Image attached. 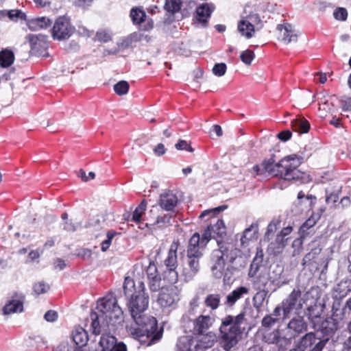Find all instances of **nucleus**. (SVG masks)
Segmentation results:
<instances>
[{"mask_svg":"<svg viewBox=\"0 0 351 351\" xmlns=\"http://www.w3.org/2000/svg\"><path fill=\"white\" fill-rule=\"evenodd\" d=\"M124 293L125 295H130L128 307L135 324V326L132 328L133 332L139 335H149L155 329L156 320L145 314L149 305V297L145 292L144 284L138 282L136 288L132 280L126 278Z\"/></svg>","mask_w":351,"mask_h":351,"instance_id":"f257e3e1","label":"nucleus"},{"mask_svg":"<svg viewBox=\"0 0 351 351\" xmlns=\"http://www.w3.org/2000/svg\"><path fill=\"white\" fill-rule=\"evenodd\" d=\"M302 162V158L296 154L285 156L278 162H275L274 158H271L264 160L260 165H254L252 173L256 176L267 173L269 176L286 180L305 182L308 179V176L298 169Z\"/></svg>","mask_w":351,"mask_h":351,"instance_id":"f03ea898","label":"nucleus"},{"mask_svg":"<svg viewBox=\"0 0 351 351\" xmlns=\"http://www.w3.org/2000/svg\"><path fill=\"white\" fill-rule=\"evenodd\" d=\"M226 208V206H221L202 213L199 218L208 216V219H211L210 223L207 226L202 238L198 233H195L191 237L187 247L186 258L200 260L203 255L200 250L201 247H205L212 238L217 239L216 237L223 238L226 234V227L223 220L214 217L217 213Z\"/></svg>","mask_w":351,"mask_h":351,"instance_id":"7ed1b4c3","label":"nucleus"},{"mask_svg":"<svg viewBox=\"0 0 351 351\" xmlns=\"http://www.w3.org/2000/svg\"><path fill=\"white\" fill-rule=\"evenodd\" d=\"M91 326L95 334L114 331L123 321V312L112 295L97 301L95 310L90 315Z\"/></svg>","mask_w":351,"mask_h":351,"instance_id":"20e7f679","label":"nucleus"},{"mask_svg":"<svg viewBox=\"0 0 351 351\" xmlns=\"http://www.w3.org/2000/svg\"><path fill=\"white\" fill-rule=\"evenodd\" d=\"M217 243L219 248L214 250L211 255L213 263L211 271L215 278H220L223 276L226 277L228 275L225 272V259L228 260L231 263H234L240 255V250L230 243H221L219 241Z\"/></svg>","mask_w":351,"mask_h":351,"instance_id":"39448f33","label":"nucleus"},{"mask_svg":"<svg viewBox=\"0 0 351 351\" xmlns=\"http://www.w3.org/2000/svg\"><path fill=\"white\" fill-rule=\"evenodd\" d=\"M244 316L243 313H240L235 317L226 316L223 319L220 326L221 344L226 351H230L238 343Z\"/></svg>","mask_w":351,"mask_h":351,"instance_id":"423d86ee","label":"nucleus"},{"mask_svg":"<svg viewBox=\"0 0 351 351\" xmlns=\"http://www.w3.org/2000/svg\"><path fill=\"white\" fill-rule=\"evenodd\" d=\"M263 27V22L259 15L255 12H249L243 15L237 24V29L242 36L247 39L254 36L256 31Z\"/></svg>","mask_w":351,"mask_h":351,"instance_id":"0eeeda50","label":"nucleus"},{"mask_svg":"<svg viewBox=\"0 0 351 351\" xmlns=\"http://www.w3.org/2000/svg\"><path fill=\"white\" fill-rule=\"evenodd\" d=\"M180 290L177 286L162 287L158 295L157 302L162 308H174L180 300Z\"/></svg>","mask_w":351,"mask_h":351,"instance_id":"6e6552de","label":"nucleus"},{"mask_svg":"<svg viewBox=\"0 0 351 351\" xmlns=\"http://www.w3.org/2000/svg\"><path fill=\"white\" fill-rule=\"evenodd\" d=\"M302 292L300 289H293L288 297L282 302V310L285 317H289L292 312L297 313L303 307L304 303L302 298Z\"/></svg>","mask_w":351,"mask_h":351,"instance_id":"1a4fd4ad","label":"nucleus"},{"mask_svg":"<svg viewBox=\"0 0 351 351\" xmlns=\"http://www.w3.org/2000/svg\"><path fill=\"white\" fill-rule=\"evenodd\" d=\"M75 28L69 19L59 17L56 19L52 28V37L55 40H63L68 39L73 34Z\"/></svg>","mask_w":351,"mask_h":351,"instance_id":"9d476101","label":"nucleus"},{"mask_svg":"<svg viewBox=\"0 0 351 351\" xmlns=\"http://www.w3.org/2000/svg\"><path fill=\"white\" fill-rule=\"evenodd\" d=\"M293 231V228L290 226L284 228L281 231L278 233L275 240L271 241L268 247V252L274 255L281 254L290 239L289 235Z\"/></svg>","mask_w":351,"mask_h":351,"instance_id":"9b49d317","label":"nucleus"},{"mask_svg":"<svg viewBox=\"0 0 351 351\" xmlns=\"http://www.w3.org/2000/svg\"><path fill=\"white\" fill-rule=\"evenodd\" d=\"M326 341L317 339L313 332H308L300 339L296 346L302 351H322Z\"/></svg>","mask_w":351,"mask_h":351,"instance_id":"f8f14e48","label":"nucleus"},{"mask_svg":"<svg viewBox=\"0 0 351 351\" xmlns=\"http://www.w3.org/2000/svg\"><path fill=\"white\" fill-rule=\"evenodd\" d=\"M179 246L178 241H173L170 245L168 256L165 259V263L169 268V272L167 278L171 283H175L178 280V273L175 271L177 267V251Z\"/></svg>","mask_w":351,"mask_h":351,"instance_id":"ddd939ff","label":"nucleus"},{"mask_svg":"<svg viewBox=\"0 0 351 351\" xmlns=\"http://www.w3.org/2000/svg\"><path fill=\"white\" fill-rule=\"evenodd\" d=\"M277 29L278 38L284 44L289 45L297 42L300 32L292 25L289 23L278 25Z\"/></svg>","mask_w":351,"mask_h":351,"instance_id":"4468645a","label":"nucleus"},{"mask_svg":"<svg viewBox=\"0 0 351 351\" xmlns=\"http://www.w3.org/2000/svg\"><path fill=\"white\" fill-rule=\"evenodd\" d=\"M99 351H127V346L123 342L110 334H103L99 341Z\"/></svg>","mask_w":351,"mask_h":351,"instance_id":"2eb2a0df","label":"nucleus"},{"mask_svg":"<svg viewBox=\"0 0 351 351\" xmlns=\"http://www.w3.org/2000/svg\"><path fill=\"white\" fill-rule=\"evenodd\" d=\"M199 260L186 258L182 264L181 276L184 280H191L199 271Z\"/></svg>","mask_w":351,"mask_h":351,"instance_id":"dca6fc26","label":"nucleus"},{"mask_svg":"<svg viewBox=\"0 0 351 351\" xmlns=\"http://www.w3.org/2000/svg\"><path fill=\"white\" fill-rule=\"evenodd\" d=\"M27 38L30 43L32 53L43 56L48 47L47 37L43 35H29Z\"/></svg>","mask_w":351,"mask_h":351,"instance_id":"f3484780","label":"nucleus"},{"mask_svg":"<svg viewBox=\"0 0 351 351\" xmlns=\"http://www.w3.org/2000/svg\"><path fill=\"white\" fill-rule=\"evenodd\" d=\"M215 7L208 3H202L197 7L195 15V23L205 27L207 26L208 19L210 18Z\"/></svg>","mask_w":351,"mask_h":351,"instance_id":"a211bd4d","label":"nucleus"},{"mask_svg":"<svg viewBox=\"0 0 351 351\" xmlns=\"http://www.w3.org/2000/svg\"><path fill=\"white\" fill-rule=\"evenodd\" d=\"M197 341L195 344L197 350L204 351L211 348L216 341L217 337L214 332H209L206 334H199L197 337Z\"/></svg>","mask_w":351,"mask_h":351,"instance_id":"6ab92c4d","label":"nucleus"},{"mask_svg":"<svg viewBox=\"0 0 351 351\" xmlns=\"http://www.w3.org/2000/svg\"><path fill=\"white\" fill-rule=\"evenodd\" d=\"M287 329L291 336L295 337L307 330V324L302 317H295L289 322Z\"/></svg>","mask_w":351,"mask_h":351,"instance_id":"aec40b11","label":"nucleus"},{"mask_svg":"<svg viewBox=\"0 0 351 351\" xmlns=\"http://www.w3.org/2000/svg\"><path fill=\"white\" fill-rule=\"evenodd\" d=\"M178 202V198L172 191L165 192L160 196V205L166 210H173Z\"/></svg>","mask_w":351,"mask_h":351,"instance_id":"412c9836","label":"nucleus"},{"mask_svg":"<svg viewBox=\"0 0 351 351\" xmlns=\"http://www.w3.org/2000/svg\"><path fill=\"white\" fill-rule=\"evenodd\" d=\"M51 21L45 16L32 19L28 21V27L33 31L47 29L51 25Z\"/></svg>","mask_w":351,"mask_h":351,"instance_id":"4be33fe9","label":"nucleus"},{"mask_svg":"<svg viewBox=\"0 0 351 351\" xmlns=\"http://www.w3.org/2000/svg\"><path fill=\"white\" fill-rule=\"evenodd\" d=\"M23 309V302L19 299H12L9 300L3 308L4 315L11 313H21Z\"/></svg>","mask_w":351,"mask_h":351,"instance_id":"5701e85b","label":"nucleus"},{"mask_svg":"<svg viewBox=\"0 0 351 351\" xmlns=\"http://www.w3.org/2000/svg\"><path fill=\"white\" fill-rule=\"evenodd\" d=\"M212 324V318L209 315H200L195 322L194 329L199 334L204 333Z\"/></svg>","mask_w":351,"mask_h":351,"instance_id":"b1692460","label":"nucleus"},{"mask_svg":"<svg viewBox=\"0 0 351 351\" xmlns=\"http://www.w3.org/2000/svg\"><path fill=\"white\" fill-rule=\"evenodd\" d=\"M249 289L245 287H240L226 296V304L229 306H233L237 300H239L243 295L247 294Z\"/></svg>","mask_w":351,"mask_h":351,"instance_id":"393cba45","label":"nucleus"},{"mask_svg":"<svg viewBox=\"0 0 351 351\" xmlns=\"http://www.w3.org/2000/svg\"><path fill=\"white\" fill-rule=\"evenodd\" d=\"M73 339L77 345H79V348L84 346L88 340V335L86 331L82 327H77L73 332Z\"/></svg>","mask_w":351,"mask_h":351,"instance_id":"a878e982","label":"nucleus"},{"mask_svg":"<svg viewBox=\"0 0 351 351\" xmlns=\"http://www.w3.org/2000/svg\"><path fill=\"white\" fill-rule=\"evenodd\" d=\"M193 345V337L190 336H184L179 339L177 347L179 351H200L197 348H191Z\"/></svg>","mask_w":351,"mask_h":351,"instance_id":"bb28decb","label":"nucleus"},{"mask_svg":"<svg viewBox=\"0 0 351 351\" xmlns=\"http://www.w3.org/2000/svg\"><path fill=\"white\" fill-rule=\"evenodd\" d=\"M292 129L299 133H306L310 128L309 123L304 119H296L291 122Z\"/></svg>","mask_w":351,"mask_h":351,"instance_id":"cd10ccee","label":"nucleus"},{"mask_svg":"<svg viewBox=\"0 0 351 351\" xmlns=\"http://www.w3.org/2000/svg\"><path fill=\"white\" fill-rule=\"evenodd\" d=\"M257 234L258 231L256 227L251 226L250 227L246 228L241 238V245H244L247 241L256 239L258 237Z\"/></svg>","mask_w":351,"mask_h":351,"instance_id":"c85d7f7f","label":"nucleus"},{"mask_svg":"<svg viewBox=\"0 0 351 351\" xmlns=\"http://www.w3.org/2000/svg\"><path fill=\"white\" fill-rule=\"evenodd\" d=\"M220 302L221 296L218 293L209 294L204 300L205 305L213 311L216 310L219 307Z\"/></svg>","mask_w":351,"mask_h":351,"instance_id":"c756f323","label":"nucleus"},{"mask_svg":"<svg viewBox=\"0 0 351 351\" xmlns=\"http://www.w3.org/2000/svg\"><path fill=\"white\" fill-rule=\"evenodd\" d=\"M14 60V53L12 51L5 49L0 52V65L2 67H8L13 62Z\"/></svg>","mask_w":351,"mask_h":351,"instance_id":"7c9ffc66","label":"nucleus"},{"mask_svg":"<svg viewBox=\"0 0 351 351\" xmlns=\"http://www.w3.org/2000/svg\"><path fill=\"white\" fill-rule=\"evenodd\" d=\"M333 104L329 99H324V101L319 104V112L320 117H326L328 114L332 112Z\"/></svg>","mask_w":351,"mask_h":351,"instance_id":"2f4dec72","label":"nucleus"},{"mask_svg":"<svg viewBox=\"0 0 351 351\" xmlns=\"http://www.w3.org/2000/svg\"><path fill=\"white\" fill-rule=\"evenodd\" d=\"M146 16L145 12L139 8H132L130 12V17L134 23H142Z\"/></svg>","mask_w":351,"mask_h":351,"instance_id":"473e14b6","label":"nucleus"},{"mask_svg":"<svg viewBox=\"0 0 351 351\" xmlns=\"http://www.w3.org/2000/svg\"><path fill=\"white\" fill-rule=\"evenodd\" d=\"M147 207V202L143 200L136 207L132 215V219L136 223L141 222V217L145 213Z\"/></svg>","mask_w":351,"mask_h":351,"instance_id":"72a5a7b5","label":"nucleus"},{"mask_svg":"<svg viewBox=\"0 0 351 351\" xmlns=\"http://www.w3.org/2000/svg\"><path fill=\"white\" fill-rule=\"evenodd\" d=\"M129 90V84L126 81H120L114 86V90L119 95H125Z\"/></svg>","mask_w":351,"mask_h":351,"instance_id":"f704fd0d","label":"nucleus"},{"mask_svg":"<svg viewBox=\"0 0 351 351\" xmlns=\"http://www.w3.org/2000/svg\"><path fill=\"white\" fill-rule=\"evenodd\" d=\"M254 57V53L250 49L243 51L240 55L241 61L247 66H250L252 64Z\"/></svg>","mask_w":351,"mask_h":351,"instance_id":"c9c22d12","label":"nucleus"},{"mask_svg":"<svg viewBox=\"0 0 351 351\" xmlns=\"http://www.w3.org/2000/svg\"><path fill=\"white\" fill-rule=\"evenodd\" d=\"M165 10L171 13L177 12L180 9V3L176 0H167L165 5Z\"/></svg>","mask_w":351,"mask_h":351,"instance_id":"e433bc0d","label":"nucleus"},{"mask_svg":"<svg viewBox=\"0 0 351 351\" xmlns=\"http://www.w3.org/2000/svg\"><path fill=\"white\" fill-rule=\"evenodd\" d=\"M280 221L278 219H273L268 225L267 232L265 234V238L269 239V236L273 234L278 228Z\"/></svg>","mask_w":351,"mask_h":351,"instance_id":"4c0bfd02","label":"nucleus"},{"mask_svg":"<svg viewBox=\"0 0 351 351\" xmlns=\"http://www.w3.org/2000/svg\"><path fill=\"white\" fill-rule=\"evenodd\" d=\"M33 289L36 295L43 294L49 289V285L43 281H40L34 285Z\"/></svg>","mask_w":351,"mask_h":351,"instance_id":"58836bf2","label":"nucleus"},{"mask_svg":"<svg viewBox=\"0 0 351 351\" xmlns=\"http://www.w3.org/2000/svg\"><path fill=\"white\" fill-rule=\"evenodd\" d=\"M95 40L103 43L108 42L111 40V34L107 29L98 31L95 35Z\"/></svg>","mask_w":351,"mask_h":351,"instance_id":"ea45409f","label":"nucleus"},{"mask_svg":"<svg viewBox=\"0 0 351 351\" xmlns=\"http://www.w3.org/2000/svg\"><path fill=\"white\" fill-rule=\"evenodd\" d=\"M267 295V292L264 290L257 292L253 298L254 306L259 308L263 303Z\"/></svg>","mask_w":351,"mask_h":351,"instance_id":"a19ab883","label":"nucleus"},{"mask_svg":"<svg viewBox=\"0 0 351 351\" xmlns=\"http://www.w3.org/2000/svg\"><path fill=\"white\" fill-rule=\"evenodd\" d=\"M226 64L225 63H217L213 68V73L215 75L221 77L226 72Z\"/></svg>","mask_w":351,"mask_h":351,"instance_id":"79ce46f5","label":"nucleus"},{"mask_svg":"<svg viewBox=\"0 0 351 351\" xmlns=\"http://www.w3.org/2000/svg\"><path fill=\"white\" fill-rule=\"evenodd\" d=\"M115 234L116 232L114 231H108L107 232V239L103 241L101 244V249L103 252H106L109 248Z\"/></svg>","mask_w":351,"mask_h":351,"instance_id":"37998d69","label":"nucleus"},{"mask_svg":"<svg viewBox=\"0 0 351 351\" xmlns=\"http://www.w3.org/2000/svg\"><path fill=\"white\" fill-rule=\"evenodd\" d=\"M333 15L337 20L345 21L347 19L348 12L343 8H339L335 10Z\"/></svg>","mask_w":351,"mask_h":351,"instance_id":"c03bdc74","label":"nucleus"},{"mask_svg":"<svg viewBox=\"0 0 351 351\" xmlns=\"http://www.w3.org/2000/svg\"><path fill=\"white\" fill-rule=\"evenodd\" d=\"M280 333L278 330H275L265 336L266 340L270 343H276L280 339Z\"/></svg>","mask_w":351,"mask_h":351,"instance_id":"a18cd8bd","label":"nucleus"},{"mask_svg":"<svg viewBox=\"0 0 351 351\" xmlns=\"http://www.w3.org/2000/svg\"><path fill=\"white\" fill-rule=\"evenodd\" d=\"M175 147L178 150H186L190 152H193L194 151L191 145L184 140H179L178 142L175 145Z\"/></svg>","mask_w":351,"mask_h":351,"instance_id":"49530a36","label":"nucleus"},{"mask_svg":"<svg viewBox=\"0 0 351 351\" xmlns=\"http://www.w3.org/2000/svg\"><path fill=\"white\" fill-rule=\"evenodd\" d=\"M277 319L272 317V315H268L265 317L262 320V325L264 327H271L276 322Z\"/></svg>","mask_w":351,"mask_h":351,"instance_id":"de8ad7c7","label":"nucleus"},{"mask_svg":"<svg viewBox=\"0 0 351 351\" xmlns=\"http://www.w3.org/2000/svg\"><path fill=\"white\" fill-rule=\"evenodd\" d=\"M93 0H74V3L76 6L88 8L93 3Z\"/></svg>","mask_w":351,"mask_h":351,"instance_id":"09e8293b","label":"nucleus"},{"mask_svg":"<svg viewBox=\"0 0 351 351\" xmlns=\"http://www.w3.org/2000/svg\"><path fill=\"white\" fill-rule=\"evenodd\" d=\"M20 13L21 12L19 10H10L7 14L5 11H0V19L5 15H8L10 19H13L14 18H17Z\"/></svg>","mask_w":351,"mask_h":351,"instance_id":"8fccbe9b","label":"nucleus"},{"mask_svg":"<svg viewBox=\"0 0 351 351\" xmlns=\"http://www.w3.org/2000/svg\"><path fill=\"white\" fill-rule=\"evenodd\" d=\"M58 318V313L54 311H48L45 314V319L47 322H54Z\"/></svg>","mask_w":351,"mask_h":351,"instance_id":"3c124183","label":"nucleus"},{"mask_svg":"<svg viewBox=\"0 0 351 351\" xmlns=\"http://www.w3.org/2000/svg\"><path fill=\"white\" fill-rule=\"evenodd\" d=\"M154 152L158 156L164 155L166 152L165 145L162 143L158 144L154 149Z\"/></svg>","mask_w":351,"mask_h":351,"instance_id":"603ef678","label":"nucleus"},{"mask_svg":"<svg viewBox=\"0 0 351 351\" xmlns=\"http://www.w3.org/2000/svg\"><path fill=\"white\" fill-rule=\"evenodd\" d=\"M291 135L289 130H285L278 134V138L282 141H287L291 138Z\"/></svg>","mask_w":351,"mask_h":351,"instance_id":"864d4df0","label":"nucleus"},{"mask_svg":"<svg viewBox=\"0 0 351 351\" xmlns=\"http://www.w3.org/2000/svg\"><path fill=\"white\" fill-rule=\"evenodd\" d=\"M340 191L339 190V188L337 190V193L336 194H333L330 190H329V189H327L326 190V192L327 194L330 193V195H327L326 197V202H329L330 199L332 201V202H336L337 199L338 198V193Z\"/></svg>","mask_w":351,"mask_h":351,"instance_id":"5fc2aeb1","label":"nucleus"},{"mask_svg":"<svg viewBox=\"0 0 351 351\" xmlns=\"http://www.w3.org/2000/svg\"><path fill=\"white\" fill-rule=\"evenodd\" d=\"M343 316L349 315L351 313V298H349L343 308Z\"/></svg>","mask_w":351,"mask_h":351,"instance_id":"6e6d98bb","label":"nucleus"},{"mask_svg":"<svg viewBox=\"0 0 351 351\" xmlns=\"http://www.w3.org/2000/svg\"><path fill=\"white\" fill-rule=\"evenodd\" d=\"M36 5L40 8L50 5L53 0H33Z\"/></svg>","mask_w":351,"mask_h":351,"instance_id":"4d7b16f0","label":"nucleus"},{"mask_svg":"<svg viewBox=\"0 0 351 351\" xmlns=\"http://www.w3.org/2000/svg\"><path fill=\"white\" fill-rule=\"evenodd\" d=\"M211 132H213L217 137H220L223 134L222 129L219 125H214L212 127Z\"/></svg>","mask_w":351,"mask_h":351,"instance_id":"13d9d810","label":"nucleus"},{"mask_svg":"<svg viewBox=\"0 0 351 351\" xmlns=\"http://www.w3.org/2000/svg\"><path fill=\"white\" fill-rule=\"evenodd\" d=\"M342 108L346 111H351V97L343 101Z\"/></svg>","mask_w":351,"mask_h":351,"instance_id":"bf43d9fd","label":"nucleus"},{"mask_svg":"<svg viewBox=\"0 0 351 351\" xmlns=\"http://www.w3.org/2000/svg\"><path fill=\"white\" fill-rule=\"evenodd\" d=\"M199 305V298L195 297L190 302V307L192 311L195 310Z\"/></svg>","mask_w":351,"mask_h":351,"instance_id":"052dcab7","label":"nucleus"},{"mask_svg":"<svg viewBox=\"0 0 351 351\" xmlns=\"http://www.w3.org/2000/svg\"><path fill=\"white\" fill-rule=\"evenodd\" d=\"M40 256V254L38 251H32L28 254V258L31 261L38 259Z\"/></svg>","mask_w":351,"mask_h":351,"instance_id":"680f3d73","label":"nucleus"},{"mask_svg":"<svg viewBox=\"0 0 351 351\" xmlns=\"http://www.w3.org/2000/svg\"><path fill=\"white\" fill-rule=\"evenodd\" d=\"M55 265L56 267H58L60 269H62L65 267V263L61 259H57L55 262Z\"/></svg>","mask_w":351,"mask_h":351,"instance_id":"e2e57ef3","label":"nucleus"},{"mask_svg":"<svg viewBox=\"0 0 351 351\" xmlns=\"http://www.w3.org/2000/svg\"><path fill=\"white\" fill-rule=\"evenodd\" d=\"M317 75L319 76V81L321 84H324L326 82L327 77L326 73H318Z\"/></svg>","mask_w":351,"mask_h":351,"instance_id":"0e129e2a","label":"nucleus"},{"mask_svg":"<svg viewBox=\"0 0 351 351\" xmlns=\"http://www.w3.org/2000/svg\"><path fill=\"white\" fill-rule=\"evenodd\" d=\"M79 176L82 178V180L84 182H87L89 180V178L86 176V173L83 170H80L79 173Z\"/></svg>","mask_w":351,"mask_h":351,"instance_id":"69168bd1","label":"nucleus"},{"mask_svg":"<svg viewBox=\"0 0 351 351\" xmlns=\"http://www.w3.org/2000/svg\"><path fill=\"white\" fill-rule=\"evenodd\" d=\"M344 347L347 351H351V337L345 341Z\"/></svg>","mask_w":351,"mask_h":351,"instance_id":"338daca9","label":"nucleus"},{"mask_svg":"<svg viewBox=\"0 0 351 351\" xmlns=\"http://www.w3.org/2000/svg\"><path fill=\"white\" fill-rule=\"evenodd\" d=\"M315 222L311 219H308L302 226V228H309L314 225Z\"/></svg>","mask_w":351,"mask_h":351,"instance_id":"774afa93","label":"nucleus"}]
</instances>
